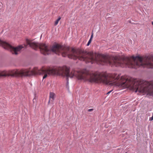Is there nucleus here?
I'll list each match as a JSON object with an SVG mask.
<instances>
[{
	"label": "nucleus",
	"instance_id": "obj_5",
	"mask_svg": "<svg viewBox=\"0 0 153 153\" xmlns=\"http://www.w3.org/2000/svg\"><path fill=\"white\" fill-rule=\"evenodd\" d=\"M61 19V17L59 16L58 19L55 21L54 23V25L56 26L58 24L59 21Z\"/></svg>",
	"mask_w": 153,
	"mask_h": 153
},
{
	"label": "nucleus",
	"instance_id": "obj_3",
	"mask_svg": "<svg viewBox=\"0 0 153 153\" xmlns=\"http://www.w3.org/2000/svg\"><path fill=\"white\" fill-rule=\"evenodd\" d=\"M0 46L4 48L9 50L13 54L17 55L18 54L21 50L24 47L22 45H19L17 47H13L5 42L0 40Z\"/></svg>",
	"mask_w": 153,
	"mask_h": 153
},
{
	"label": "nucleus",
	"instance_id": "obj_1",
	"mask_svg": "<svg viewBox=\"0 0 153 153\" xmlns=\"http://www.w3.org/2000/svg\"><path fill=\"white\" fill-rule=\"evenodd\" d=\"M109 64L111 66L128 67L129 68H137L141 66L153 68V56H139L121 58L117 56H110L104 55V64Z\"/></svg>",
	"mask_w": 153,
	"mask_h": 153
},
{
	"label": "nucleus",
	"instance_id": "obj_9",
	"mask_svg": "<svg viewBox=\"0 0 153 153\" xmlns=\"http://www.w3.org/2000/svg\"><path fill=\"white\" fill-rule=\"evenodd\" d=\"M111 91H109V92H108L107 93V94H110V93L111 92Z\"/></svg>",
	"mask_w": 153,
	"mask_h": 153
},
{
	"label": "nucleus",
	"instance_id": "obj_6",
	"mask_svg": "<svg viewBox=\"0 0 153 153\" xmlns=\"http://www.w3.org/2000/svg\"><path fill=\"white\" fill-rule=\"evenodd\" d=\"M91 41H92V40H91V39H90L89 40L88 42V43L87 44V46H89V45L91 43Z\"/></svg>",
	"mask_w": 153,
	"mask_h": 153
},
{
	"label": "nucleus",
	"instance_id": "obj_2",
	"mask_svg": "<svg viewBox=\"0 0 153 153\" xmlns=\"http://www.w3.org/2000/svg\"><path fill=\"white\" fill-rule=\"evenodd\" d=\"M57 75L63 77V67L52 68H48L43 67L40 69L34 67L32 70L30 69H14L8 71H0V76H27L37 75H44L43 79L46 78L48 75Z\"/></svg>",
	"mask_w": 153,
	"mask_h": 153
},
{
	"label": "nucleus",
	"instance_id": "obj_8",
	"mask_svg": "<svg viewBox=\"0 0 153 153\" xmlns=\"http://www.w3.org/2000/svg\"><path fill=\"white\" fill-rule=\"evenodd\" d=\"M93 33H92L90 39H91V40H92V39L93 37Z\"/></svg>",
	"mask_w": 153,
	"mask_h": 153
},
{
	"label": "nucleus",
	"instance_id": "obj_10",
	"mask_svg": "<svg viewBox=\"0 0 153 153\" xmlns=\"http://www.w3.org/2000/svg\"><path fill=\"white\" fill-rule=\"evenodd\" d=\"M152 25H153V22H152Z\"/></svg>",
	"mask_w": 153,
	"mask_h": 153
},
{
	"label": "nucleus",
	"instance_id": "obj_7",
	"mask_svg": "<svg viewBox=\"0 0 153 153\" xmlns=\"http://www.w3.org/2000/svg\"><path fill=\"white\" fill-rule=\"evenodd\" d=\"M94 110V109L91 108V109H90L88 110V111L89 112H90L93 111Z\"/></svg>",
	"mask_w": 153,
	"mask_h": 153
},
{
	"label": "nucleus",
	"instance_id": "obj_4",
	"mask_svg": "<svg viewBox=\"0 0 153 153\" xmlns=\"http://www.w3.org/2000/svg\"><path fill=\"white\" fill-rule=\"evenodd\" d=\"M55 94L52 92L50 93L49 100L48 102V104H49L51 102H53L54 100L55 97Z\"/></svg>",
	"mask_w": 153,
	"mask_h": 153
}]
</instances>
